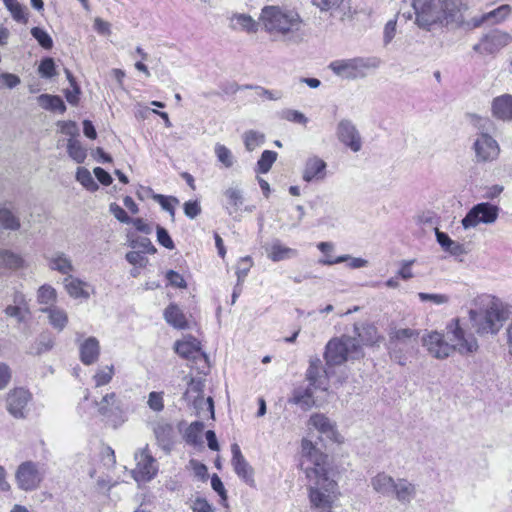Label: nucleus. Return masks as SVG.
<instances>
[{
    "label": "nucleus",
    "instance_id": "f257e3e1",
    "mask_svg": "<svg viewBox=\"0 0 512 512\" xmlns=\"http://www.w3.org/2000/svg\"><path fill=\"white\" fill-rule=\"evenodd\" d=\"M423 346L436 359H446L458 352L462 356H470L477 352V339L459 324V319H452L446 326L445 333L432 331L422 337Z\"/></svg>",
    "mask_w": 512,
    "mask_h": 512
},
{
    "label": "nucleus",
    "instance_id": "f03ea898",
    "mask_svg": "<svg viewBox=\"0 0 512 512\" xmlns=\"http://www.w3.org/2000/svg\"><path fill=\"white\" fill-rule=\"evenodd\" d=\"M475 309H470L472 327L479 335L497 334L507 318L502 301L491 295H482L475 300Z\"/></svg>",
    "mask_w": 512,
    "mask_h": 512
},
{
    "label": "nucleus",
    "instance_id": "7ed1b4c3",
    "mask_svg": "<svg viewBox=\"0 0 512 512\" xmlns=\"http://www.w3.org/2000/svg\"><path fill=\"white\" fill-rule=\"evenodd\" d=\"M260 21L266 32L289 41L297 40L303 24L296 11L273 5L262 8Z\"/></svg>",
    "mask_w": 512,
    "mask_h": 512
},
{
    "label": "nucleus",
    "instance_id": "20e7f679",
    "mask_svg": "<svg viewBox=\"0 0 512 512\" xmlns=\"http://www.w3.org/2000/svg\"><path fill=\"white\" fill-rule=\"evenodd\" d=\"M301 456L300 468L306 474L308 488L312 485H324L326 490H330L333 486H337L336 482L328 476L327 456L306 438L301 442Z\"/></svg>",
    "mask_w": 512,
    "mask_h": 512
},
{
    "label": "nucleus",
    "instance_id": "39448f33",
    "mask_svg": "<svg viewBox=\"0 0 512 512\" xmlns=\"http://www.w3.org/2000/svg\"><path fill=\"white\" fill-rule=\"evenodd\" d=\"M364 356L362 346L355 337L343 335L332 338L325 347L324 358L327 366L342 365L348 360Z\"/></svg>",
    "mask_w": 512,
    "mask_h": 512
},
{
    "label": "nucleus",
    "instance_id": "423d86ee",
    "mask_svg": "<svg viewBox=\"0 0 512 512\" xmlns=\"http://www.w3.org/2000/svg\"><path fill=\"white\" fill-rule=\"evenodd\" d=\"M380 64L381 60L377 57H354L334 60L329 64V69L343 79L355 80L366 77L368 71L378 68Z\"/></svg>",
    "mask_w": 512,
    "mask_h": 512
},
{
    "label": "nucleus",
    "instance_id": "0eeeda50",
    "mask_svg": "<svg viewBox=\"0 0 512 512\" xmlns=\"http://www.w3.org/2000/svg\"><path fill=\"white\" fill-rule=\"evenodd\" d=\"M474 152V161L477 164H486L494 162L500 155V145L496 139L486 132L476 134L472 144Z\"/></svg>",
    "mask_w": 512,
    "mask_h": 512
},
{
    "label": "nucleus",
    "instance_id": "6e6552de",
    "mask_svg": "<svg viewBox=\"0 0 512 512\" xmlns=\"http://www.w3.org/2000/svg\"><path fill=\"white\" fill-rule=\"evenodd\" d=\"M498 212V207L489 202L476 204L462 219V225L465 229H469L476 227L480 223H494L498 217Z\"/></svg>",
    "mask_w": 512,
    "mask_h": 512
},
{
    "label": "nucleus",
    "instance_id": "1a4fd4ad",
    "mask_svg": "<svg viewBox=\"0 0 512 512\" xmlns=\"http://www.w3.org/2000/svg\"><path fill=\"white\" fill-rule=\"evenodd\" d=\"M419 27L430 29L439 21L440 0H411Z\"/></svg>",
    "mask_w": 512,
    "mask_h": 512
},
{
    "label": "nucleus",
    "instance_id": "9d476101",
    "mask_svg": "<svg viewBox=\"0 0 512 512\" xmlns=\"http://www.w3.org/2000/svg\"><path fill=\"white\" fill-rule=\"evenodd\" d=\"M512 43V35L506 31L494 29L483 35L473 50L482 54H496Z\"/></svg>",
    "mask_w": 512,
    "mask_h": 512
},
{
    "label": "nucleus",
    "instance_id": "9b49d317",
    "mask_svg": "<svg viewBox=\"0 0 512 512\" xmlns=\"http://www.w3.org/2000/svg\"><path fill=\"white\" fill-rule=\"evenodd\" d=\"M203 389L204 382L200 378H191L190 382L188 383V388L183 395V398L188 403H193L195 409L198 411V414H200V410H203L204 407H206L207 411L210 414V417L214 418L213 399L211 397L205 399L203 397Z\"/></svg>",
    "mask_w": 512,
    "mask_h": 512
},
{
    "label": "nucleus",
    "instance_id": "f8f14e48",
    "mask_svg": "<svg viewBox=\"0 0 512 512\" xmlns=\"http://www.w3.org/2000/svg\"><path fill=\"white\" fill-rule=\"evenodd\" d=\"M336 135L338 140L351 151L356 153L362 149V137L351 120H340L336 128Z\"/></svg>",
    "mask_w": 512,
    "mask_h": 512
},
{
    "label": "nucleus",
    "instance_id": "ddd939ff",
    "mask_svg": "<svg viewBox=\"0 0 512 512\" xmlns=\"http://www.w3.org/2000/svg\"><path fill=\"white\" fill-rule=\"evenodd\" d=\"M136 468L134 469V478L136 481H148L157 473L156 460L152 457L148 447L135 453Z\"/></svg>",
    "mask_w": 512,
    "mask_h": 512
},
{
    "label": "nucleus",
    "instance_id": "4468645a",
    "mask_svg": "<svg viewBox=\"0 0 512 512\" xmlns=\"http://www.w3.org/2000/svg\"><path fill=\"white\" fill-rule=\"evenodd\" d=\"M308 489L311 507L316 509V512H332L331 508L334 502L336 486L326 490L324 485H312Z\"/></svg>",
    "mask_w": 512,
    "mask_h": 512
},
{
    "label": "nucleus",
    "instance_id": "2eb2a0df",
    "mask_svg": "<svg viewBox=\"0 0 512 512\" xmlns=\"http://www.w3.org/2000/svg\"><path fill=\"white\" fill-rule=\"evenodd\" d=\"M232 452V466L235 473L250 487L255 486L254 469L246 461L238 444L234 443L231 445Z\"/></svg>",
    "mask_w": 512,
    "mask_h": 512
},
{
    "label": "nucleus",
    "instance_id": "dca6fc26",
    "mask_svg": "<svg viewBox=\"0 0 512 512\" xmlns=\"http://www.w3.org/2000/svg\"><path fill=\"white\" fill-rule=\"evenodd\" d=\"M463 0H440L439 24L448 25L462 20Z\"/></svg>",
    "mask_w": 512,
    "mask_h": 512
},
{
    "label": "nucleus",
    "instance_id": "f3484780",
    "mask_svg": "<svg viewBox=\"0 0 512 512\" xmlns=\"http://www.w3.org/2000/svg\"><path fill=\"white\" fill-rule=\"evenodd\" d=\"M79 342V356L81 362L90 366L96 363L100 356V343L96 337L90 336L82 342L79 338L76 339Z\"/></svg>",
    "mask_w": 512,
    "mask_h": 512
},
{
    "label": "nucleus",
    "instance_id": "a211bd4d",
    "mask_svg": "<svg viewBox=\"0 0 512 512\" xmlns=\"http://www.w3.org/2000/svg\"><path fill=\"white\" fill-rule=\"evenodd\" d=\"M29 392L22 388L8 394L7 409L16 418L25 417V408L29 400Z\"/></svg>",
    "mask_w": 512,
    "mask_h": 512
},
{
    "label": "nucleus",
    "instance_id": "6ab92c4d",
    "mask_svg": "<svg viewBox=\"0 0 512 512\" xmlns=\"http://www.w3.org/2000/svg\"><path fill=\"white\" fill-rule=\"evenodd\" d=\"M327 164L317 156L307 159L302 178L305 182L322 181L326 177Z\"/></svg>",
    "mask_w": 512,
    "mask_h": 512
},
{
    "label": "nucleus",
    "instance_id": "aec40b11",
    "mask_svg": "<svg viewBox=\"0 0 512 512\" xmlns=\"http://www.w3.org/2000/svg\"><path fill=\"white\" fill-rule=\"evenodd\" d=\"M267 257L273 262H280L298 256L296 249L285 246L279 239H274L264 246Z\"/></svg>",
    "mask_w": 512,
    "mask_h": 512
},
{
    "label": "nucleus",
    "instance_id": "412c9836",
    "mask_svg": "<svg viewBox=\"0 0 512 512\" xmlns=\"http://www.w3.org/2000/svg\"><path fill=\"white\" fill-rule=\"evenodd\" d=\"M95 405L98 413L107 418L122 413V403L115 392L105 394Z\"/></svg>",
    "mask_w": 512,
    "mask_h": 512
},
{
    "label": "nucleus",
    "instance_id": "4be33fe9",
    "mask_svg": "<svg viewBox=\"0 0 512 512\" xmlns=\"http://www.w3.org/2000/svg\"><path fill=\"white\" fill-rule=\"evenodd\" d=\"M152 430L159 446L165 450H169L173 444L174 438V428L172 424L160 419L152 424Z\"/></svg>",
    "mask_w": 512,
    "mask_h": 512
},
{
    "label": "nucleus",
    "instance_id": "5701e85b",
    "mask_svg": "<svg viewBox=\"0 0 512 512\" xmlns=\"http://www.w3.org/2000/svg\"><path fill=\"white\" fill-rule=\"evenodd\" d=\"M492 115L502 121H512V95L495 97L491 104Z\"/></svg>",
    "mask_w": 512,
    "mask_h": 512
},
{
    "label": "nucleus",
    "instance_id": "b1692460",
    "mask_svg": "<svg viewBox=\"0 0 512 512\" xmlns=\"http://www.w3.org/2000/svg\"><path fill=\"white\" fill-rule=\"evenodd\" d=\"M416 494L417 489L415 484L405 478H399L396 480L392 495L399 503L403 505L410 504L416 497Z\"/></svg>",
    "mask_w": 512,
    "mask_h": 512
},
{
    "label": "nucleus",
    "instance_id": "393cba45",
    "mask_svg": "<svg viewBox=\"0 0 512 512\" xmlns=\"http://www.w3.org/2000/svg\"><path fill=\"white\" fill-rule=\"evenodd\" d=\"M48 267L64 275H70L74 271V266L68 255L64 252H55L51 255H45Z\"/></svg>",
    "mask_w": 512,
    "mask_h": 512
},
{
    "label": "nucleus",
    "instance_id": "a878e982",
    "mask_svg": "<svg viewBox=\"0 0 512 512\" xmlns=\"http://www.w3.org/2000/svg\"><path fill=\"white\" fill-rule=\"evenodd\" d=\"M419 332L410 328L396 330L390 338L391 347H414L417 344Z\"/></svg>",
    "mask_w": 512,
    "mask_h": 512
},
{
    "label": "nucleus",
    "instance_id": "bb28decb",
    "mask_svg": "<svg viewBox=\"0 0 512 512\" xmlns=\"http://www.w3.org/2000/svg\"><path fill=\"white\" fill-rule=\"evenodd\" d=\"M163 317L165 321L175 329L184 330L188 328V321L185 314L175 303H171L165 308Z\"/></svg>",
    "mask_w": 512,
    "mask_h": 512
},
{
    "label": "nucleus",
    "instance_id": "cd10ccee",
    "mask_svg": "<svg viewBox=\"0 0 512 512\" xmlns=\"http://www.w3.org/2000/svg\"><path fill=\"white\" fill-rule=\"evenodd\" d=\"M24 263L21 255L8 249L0 250V274L21 269Z\"/></svg>",
    "mask_w": 512,
    "mask_h": 512
},
{
    "label": "nucleus",
    "instance_id": "c85d7f7f",
    "mask_svg": "<svg viewBox=\"0 0 512 512\" xmlns=\"http://www.w3.org/2000/svg\"><path fill=\"white\" fill-rule=\"evenodd\" d=\"M355 338L363 345H374L380 340L377 328L372 324H354Z\"/></svg>",
    "mask_w": 512,
    "mask_h": 512
},
{
    "label": "nucleus",
    "instance_id": "c756f323",
    "mask_svg": "<svg viewBox=\"0 0 512 512\" xmlns=\"http://www.w3.org/2000/svg\"><path fill=\"white\" fill-rule=\"evenodd\" d=\"M41 312L47 314L50 325L57 331H62L68 323L66 311L58 306H46L40 308Z\"/></svg>",
    "mask_w": 512,
    "mask_h": 512
},
{
    "label": "nucleus",
    "instance_id": "7c9ffc66",
    "mask_svg": "<svg viewBox=\"0 0 512 512\" xmlns=\"http://www.w3.org/2000/svg\"><path fill=\"white\" fill-rule=\"evenodd\" d=\"M200 343L195 338L175 343L176 353L185 359H196L198 355L205 356L200 350Z\"/></svg>",
    "mask_w": 512,
    "mask_h": 512
},
{
    "label": "nucleus",
    "instance_id": "2f4dec72",
    "mask_svg": "<svg viewBox=\"0 0 512 512\" xmlns=\"http://www.w3.org/2000/svg\"><path fill=\"white\" fill-rule=\"evenodd\" d=\"M395 482L393 477L385 472H380L371 479V486L377 493L388 497L392 496Z\"/></svg>",
    "mask_w": 512,
    "mask_h": 512
},
{
    "label": "nucleus",
    "instance_id": "473e14b6",
    "mask_svg": "<svg viewBox=\"0 0 512 512\" xmlns=\"http://www.w3.org/2000/svg\"><path fill=\"white\" fill-rule=\"evenodd\" d=\"M309 423L317 429L320 433L325 434L328 438L334 439L336 436V429L334 423L324 414L316 413L311 415Z\"/></svg>",
    "mask_w": 512,
    "mask_h": 512
},
{
    "label": "nucleus",
    "instance_id": "72a5a7b5",
    "mask_svg": "<svg viewBox=\"0 0 512 512\" xmlns=\"http://www.w3.org/2000/svg\"><path fill=\"white\" fill-rule=\"evenodd\" d=\"M64 286L67 293L73 298H89V293L84 290L86 283L72 275H68L64 279Z\"/></svg>",
    "mask_w": 512,
    "mask_h": 512
},
{
    "label": "nucleus",
    "instance_id": "f704fd0d",
    "mask_svg": "<svg viewBox=\"0 0 512 512\" xmlns=\"http://www.w3.org/2000/svg\"><path fill=\"white\" fill-rule=\"evenodd\" d=\"M18 487L23 490L32 489V461L23 462L15 475Z\"/></svg>",
    "mask_w": 512,
    "mask_h": 512
},
{
    "label": "nucleus",
    "instance_id": "c9c22d12",
    "mask_svg": "<svg viewBox=\"0 0 512 512\" xmlns=\"http://www.w3.org/2000/svg\"><path fill=\"white\" fill-rule=\"evenodd\" d=\"M20 228V219L6 204L0 206V229L18 230Z\"/></svg>",
    "mask_w": 512,
    "mask_h": 512
},
{
    "label": "nucleus",
    "instance_id": "e433bc0d",
    "mask_svg": "<svg viewBox=\"0 0 512 512\" xmlns=\"http://www.w3.org/2000/svg\"><path fill=\"white\" fill-rule=\"evenodd\" d=\"M224 195L227 199L225 206L226 210L230 215L238 211L239 207L243 204V193L242 190L236 187H229L224 191Z\"/></svg>",
    "mask_w": 512,
    "mask_h": 512
},
{
    "label": "nucleus",
    "instance_id": "4c0bfd02",
    "mask_svg": "<svg viewBox=\"0 0 512 512\" xmlns=\"http://www.w3.org/2000/svg\"><path fill=\"white\" fill-rule=\"evenodd\" d=\"M231 27L233 29L241 28L248 33H255L258 30V23L249 15L235 14L231 18Z\"/></svg>",
    "mask_w": 512,
    "mask_h": 512
},
{
    "label": "nucleus",
    "instance_id": "58836bf2",
    "mask_svg": "<svg viewBox=\"0 0 512 512\" xmlns=\"http://www.w3.org/2000/svg\"><path fill=\"white\" fill-rule=\"evenodd\" d=\"M39 105L50 111H58L60 113H64L66 110V106L60 96L57 95H49L43 94L38 97Z\"/></svg>",
    "mask_w": 512,
    "mask_h": 512
},
{
    "label": "nucleus",
    "instance_id": "ea45409f",
    "mask_svg": "<svg viewBox=\"0 0 512 512\" xmlns=\"http://www.w3.org/2000/svg\"><path fill=\"white\" fill-rule=\"evenodd\" d=\"M511 9L509 5H502L486 14L481 18H473V25L475 27L480 26L484 21L488 19H494L495 22L504 20L510 13Z\"/></svg>",
    "mask_w": 512,
    "mask_h": 512
},
{
    "label": "nucleus",
    "instance_id": "a19ab883",
    "mask_svg": "<svg viewBox=\"0 0 512 512\" xmlns=\"http://www.w3.org/2000/svg\"><path fill=\"white\" fill-rule=\"evenodd\" d=\"M57 292L51 285L44 284L37 291V302L43 307L55 306Z\"/></svg>",
    "mask_w": 512,
    "mask_h": 512
},
{
    "label": "nucleus",
    "instance_id": "79ce46f5",
    "mask_svg": "<svg viewBox=\"0 0 512 512\" xmlns=\"http://www.w3.org/2000/svg\"><path fill=\"white\" fill-rule=\"evenodd\" d=\"M67 152L68 155L76 162L83 163L87 157V150L84 148L81 143L74 139L69 138L67 142Z\"/></svg>",
    "mask_w": 512,
    "mask_h": 512
},
{
    "label": "nucleus",
    "instance_id": "37998d69",
    "mask_svg": "<svg viewBox=\"0 0 512 512\" xmlns=\"http://www.w3.org/2000/svg\"><path fill=\"white\" fill-rule=\"evenodd\" d=\"M23 301L22 295H16L15 296V303L14 306H8L5 309V312L7 315L16 318L19 322H22L25 320L26 315L29 314V309L26 305L22 306L21 303Z\"/></svg>",
    "mask_w": 512,
    "mask_h": 512
},
{
    "label": "nucleus",
    "instance_id": "c03bdc74",
    "mask_svg": "<svg viewBox=\"0 0 512 512\" xmlns=\"http://www.w3.org/2000/svg\"><path fill=\"white\" fill-rule=\"evenodd\" d=\"M38 74L43 79H52L58 75L56 64L53 58L44 57L38 66Z\"/></svg>",
    "mask_w": 512,
    "mask_h": 512
},
{
    "label": "nucleus",
    "instance_id": "a18cd8bd",
    "mask_svg": "<svg viewBox=\"0 0 512 512\" xmlns=\"http://www.w3.org/2000/svg\"><path fill=\"white\" fill-rule=\"evenodd\" d=\"M76 180L81 183L87 190L94 192L99 186L93 179L90 171L84 167H78L76 172Z\"/></svg>",
    "mask_w": 512,
    "mask_h": 512
},
{
    "label": "nucleus",
    "instance_id": "49530a36",
    "mask_svg": "<svg viewBox=\"0 0 512 512\" xmlns=\"http://www.w3.org/2000/svg\"><path fill=\"white\" fill-rule=\"evenodd\" d=\"M322 371V363L318 358L310 360V365L306 372V378L309 381L311 386L320 387V383H318V379L320 378V374Z\"/></svg>",
    "mask_w": 512,
    "mask_h": 512
},
{
    "label": "nucleus",
    "instance_id": "de8ad7c7",
    "mask_svg": "<svg viewBox=\"0 0 512 512\" xmlns=\"http://www.w3.org/2000/svg\"><path fill=\"white\" fill-rule=\"evenodd\" d=\"M277 159V153L272 150H265L262 152L260 159L257 162V171L260 173H267L271 169L273 163Z\"/></svg>",
    "mask_w": 512,
    "mask_h": 512
},
{
    "label": "nucleus",
    "instance_id": "09e8293b",
    "mask_svg": "<svg viewBox=\"0 0 512 512\" xmlns=\"http://www.w3.org/2000/svg\"><path fill=\"white\" fill-rule=\"evenodd\" d=\"M245 148L248 151H253L257 147L261 146L264 143V135L254 130H249L243 135Z\"/></svg>",
    "mask_w": 512,
    "mask_h": 512
},
{
    "label": "nucleus",
    "instance_id": "8fccbe9b",
    "mask_svg": "<svg viewBox=\"0 0 512 512\" xmlns=\"http://www.w3.org/2000/svg\"><path fill=\"white\" fill-rule=\"evenodd\" d=\"M214 150L218 161L221 162L225 168H230L234 165V156L231 150L225 145L217 143Z\"/></svg>",
    "mask_w": 512,
    "mask_h": 512
},
{
    "label": "nucleus",
    "instance_id": "3c124183",
    "mask_svg": "<svg viewBox=\"0 0 512 512\" xmlns=\"http://www.w3.org/2000/svg\"><path fill=\"white\" fill-rule=\"evenodd\" d=\"M204 429V424L200 421H195L189 425L185 433V440L187 443L196 445L200 442L201 433Z\"/></svg>",
    "mask_w": 512,
    "mask_h": 512
},
{
    "label": "nucleus",
    "instance_id": "603ef678",
    "mask_svg": "<svg viewBox=\"0 0 512 512\" xmlns=\"http://www.w3.org/2000/svg\"><path fill=\"white\" fill-rule=\"evenodd\" d=\"M292 401L301 406L304 410L309 409L314 401H313V393L310 388L305 389L304 391H295Z\"/></svg>",
    "mask_w": 512,
    "mask_h": 512
},
{
    "label": "nucleus",
    "instance_id": "864d4df0",
    "mask_svg": "<svg viewBox=\"0 0 512 512\" xmlns=\"http://www.w3.org/2000/svg\"><path fill=\"white\" fill-rule=\"evenodd\" d=\"M113 375H114V366L113 365H109L102 369H98L93 377L96 387H101V386L109 384L113 378Z\"/></svg>",
    "mask_w": 512,
    "mask_h": 512
},
{
    "label": "nucleus",
    "instance_id": "5fc2aeb1",
    "mask_svg": "<svg viewBox=\"0 0 512 512\" xmlns=\"http://www.w3.org/2000/svg\"><path fill=\"white\" fill-rule=\"evenodd\" d=\"M280 117L286 121L306 125L308 118L300 111L295 109H284L280 113Z\"/></svg>",
    "mask_w": 512,
    "mask_h": 512
},
{
    "label": "nucleus",
    "instance_id": "6e6d98bb",
    "mask_svg": "<svg viewBox=\"0 0 512 512\" xmlns=\"http://www.w3.org/2000/svg\"><path fill=\"white\" fill-rule=\"evenodd\" d=\"M34 40L45 50H51L54 42L49 33L40 27H34Z\"/></svg>",
    "mask_w": 512,
    "mask_h": 512
},
{
    "label": "nucleus",
    "instance_id": "4d7b16f0",
    "mask_svg": "<svg viewBox=\"0 0 512 512\" xmlns=\"http://www.w3.org/2000/svg\"><path fill=\"white\" fill-rule=\"evenodd\" d=\"M54 346V336L50 331H45L37 339V354L49 351Z\"/></svg>",
    "mask_w": 512,
    "mask_h": 512
},
{
    "label": "nucleus",
    "instance_id": "13d9d810",
    "mask_svg": "<svg viewBox=\"0 0 512 512\" xmlns=\"http://www.w3.org/2000/svg\"><path fill=\"white\" fill-rule=\"evenodd\" d=\"M418 298L421 302H431L434 305H444L450 300V297L446 294H432L419 292Z\"/></svg>",
    "mask_w": 512,
    "mask_h": 512
},
{
    "label": "nucleus",
    "instance_id": "bf43d9fd",
    "mask_svg": "<svg viewBox=\"0 0 512 512\" xmlns=\"http://www.w3.org/2000/svg\"><path fill=\"white\" fill-rule=\"evenodd\" d=\"M153 199L160 204L163 210L169 212V214L174 217L175 210L172 203L178 204L179 200L176 197H167L162 194H154Z\"/></svg>",
    "mask_w": 512,
    "mask_h": 512
},
{
    "label": "nucleus",
    "instance_id": "052dcab7",
    "mask_svg": "<svg viewBox=\"0 0 512 512\" xmlns=\"http://www.w3.org/2000/svg\"><path fill=\"white\" fill-rule=\"evenodd\" d=\"M251 266H252V261L249 256H246V257H243L240 259L239 264L237 266V270H236L238 285L242 284V282L244 281L245 277L247 276Z\"/></svg>",
    "mask_w": 512,
    "mask_h": 512
},
{
    "label": "nucleus",
    "instance_id": "680f3d73",
    "mask_svg": "<svg viewBox=\"0 0 512 512\" xmlns=\"http://www.w3.org/2000/svg\"><path fill=\"white\" fill-rule=\"evenodd\" d=\"M147 404L155 412L162 411L164 409L163 392H150Z\"/></svg>",
    "mask_w": 512,
    "mask_h": 512
},
{
    "label": "nucleus",
    "instance_id": "e2e57ef3",
    "mask_svg": "<svg viewBox=\"0 0 512 512\" xmlns=\"http://www.w3.org/2000/svg\"><path fill=\"white\" fill-rule=\"evenodd\" d=\"M133 248L140 249L139 251L147 254H155L157 249L152 244L151 240L147 237H140L132 242Z\"/></svg>",
    "mask_w": 512,
    "mask_h": 512
},
{
    "label": "nucleus",
    "instance_id": "0e129e2a",
    "mask_svg": "<svg viewBox=\"0 0 512 512\" xmlns=\"http://www.w3.org/2000/svg\"><path fill=\"white\" fill-rule=\"evenodd\" d=\"M156 233H157V241L160 245H162L163 247L170 249V250L174 249V247H175L174 242L171 239L168 231L164 227L157 225Z\"/></svg>",
    "mask_w": 512,
    "mask_h": 512
},
{
    "label": "nucleus",
    "instance_id": "69168bd1",
    "mask_svg": "<svg viewBox=\"0 0 512 512\" xmlns=\"http://www.w3.org/2000/svg\"><path fill=\"white\" fill-rule=\"evenodd\" d=\"M184 214L190 218L194 219L201 213V206L197 200H190L184 203L183 205Z\"/></svg>",
    "mask_w": 512,
    "mask_h": 512
},
{
    "label": "nucleus",
    "instance_id": "338daca9",
    "mask_svg": "<svg viewBox=\"0 0 512 512\" xmlns=\"http://www.w3.org/2000/svg\"><path fill=\"white\" fill-rule=\"evenodd\" d=\"M110 212L121 223L129 224L132 219L127 215L126 211L116 203H111L109 206Z\"/></svg>",
    "mask_w": 512,
    "mask_h": 512
},
{
    "label": "nucleus",
    "instance_id": "774afa93",
    "mask_svg": "<svg viewBox=\"0 0 512 512\" xmlns=\"http://www.w3.org/2000/svg\"><path fill=\"white\" fill-rule=\"evenodd\" d=\"M125 258L130 264L138 265L139 267H144L148 262V259L140 251H130L126 254Z\"/></svg>",
    "mask_w": 512,
    "mask_h": 512
}]
</instances>
